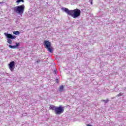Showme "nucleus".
I'll return each mask as SVG.
<instances>
[{"mask_svg": "<svg viewBox=\"0 0 126 126\" xmlns=\"http://www.w3.org/2000/svg\"><path fill=\"white\" fill-rule=\"evenodd\" d=\"M5 36H6V38H8L7 39V42L8 43V44H12V40H14V39H16V36L14 35H12V34L10 33H7L6 32L4 33ZM12 39V40H11Z\"/></svg>", "mask_w": 126, "mask_h": 126, "instance_id": "nucleus-5", "label": "nucleus"}, {"mask_svg": "<svg viewBox=\"0 0 126 126\" xmlns=\"http://www.w3.org/2000/svg\"><path fill=\"white\" fill-rule=\"evenodd\" d=\"M55 81H56V83H59V79H55Z\"/></svg>", "mask_w": 126, "mask_h": 126, "instance_id": "nucleus-15", "label": "nucleus"}, {"mask_svg": "<svg viewBox=\"0 0 126 126\" xmlns=\"http://www.w3.org/2000/svg\"><path fill=\"white\" fill-rule=\"evenodd\" d=\"M63 88H64V87L63 85L61 86L59 88V92H63Z\"/></svg>", "mask_w": 126, "mask_h": 126, "instance_id": "nucleus-7", "label": "nucleus"}, {"mask_svg": "<svg viewBox=\"0 0 126 126\" xmlns=\"http://www.w3.org/2000/svg\"><path fill=\"white\" fill-rule=\"evenodd\" d=\"M25 8V5L24 4H22L19 6H16L14 8V10L15 12L19 13V14H21L22 15L23 14V12H24V9Z\"/></svg>", "mask_w": 126, "mask_h": 126, "instance_id": "nucleus-3", "label": "nucleus"}, {"mask_svg": "<svg viewBox=\"0 0 126 126\" xmlns=\"http://www.w3.org/2000/svg\"><path fill=\"white\" fill-rule=\"evenodd\" d=\"M8 65L10 70H11V71H13L14 70V66H15V62H11Z\"/></svg>", "mask_w": 126, "mask_h": 126, "instance_id": "nucleus-6", "label": "nucleus"}, {"mask_svg": "<svg viewBox=\"0 0 126 126\" xmlns=\"http://www.w3.org/2000/svg\"><path fill=\"white\" fill-rule=\"evenodd\" d=\"M50 110H53L55 111L56 115H61V114H63V113L64 110L63 109V107H62V106H60L59 107H56L55 105H50L49 107Z\"/></svg>", "mask_w": 126, "mask_h": 126, "instance_id": "nucleus-2", "label": "nucleus"}, {"mask_svg": "<svg viewBox=\"0 0 126 126\" xmlns=\"http://www.w3.org/2000/svg\"><path fill=\"white\" fill-rule=\"evenodd\" d=\"M89 1L91 2V4H93L92 1H93V0H89Z\"/></svg>", "mask_w": 126, "mask_h": 126, "instance_id": "nucleus-16", "label": "nucleus"}, {"mask_svg": "<svg viewBox=\"0 0 126 126\" xmlns=\"http://www.w3.org/2000/svg\"><path fill=\"white\" fill-rule=\"evenodd\" d=\"M61 10L66 12L68 15L71 16L73 18H77V17H79L81 14V11L78 8L74 10H69L67 8L62 7L61 8Z\"/></svg>", "mask_w": 126, "mask_h": 126, "instance_id": "nucleus-1", "label": "nucleus"}, {"mask_svg": "<svg viewBox=\"0 0 126 126\" xmlns=\"http://www.w3.org/2000/svg\"><path fill=\"white\" fill-rule=\"evenodd\" d=\"M121 96H123V93H120L119 94H117V97H121Z\"/></svg>", "mask_w": 126, "mask_h": 126, "instance_id": "nucleus-13", "label": "nucleus"}, {"mask_svg": "<svg viewBox=\"0 0 126 126\" xmlns=\"http://www.w3.org/2000/svg\"><path fill=\"white\" fill-rule=\"evenodd\" d=\"M0 3H2V2H0Z\"/></svg>", "mask_w": 126, "mask_h": 126, "instance_id": "nucleus-18", "label": "nucleus"}, {"mask_svg": "<svg viewBox=\"0 0 126 126\" xmlns=\"http://www.w3.org/2000/svg\"><path fill=\"white\" fill-rule=\"evenodd\" d=\"M44 48L49 52V53H53L54 49L51 44V42L48 40H45L44 42Z\"/></svg>", "mask_w": 126, "mask_h": 126, "instance_id": "nucleus-4", "label": "nucleus"}, {"mask_svg": "<svg viewBox=\"0 0 126 126\" xmlns=\"http://www.w3.org/2000/svg\"><path fill=\"white\" fill-rule=\"evenodd\" d=\"M9 48H10L11 49H15V46L9 45Z\"/></svg>", "mask_w": 126, "mask_h": 126, "instance_id": "nucleus-12", "label": "nucleus"}, {"mask_svg": "<svg viewBox=\"0 0 126 126\" xmlns=\"http://www.w3.org/2000/svg\"><path fill=\"white\" fill-rule=\"evenodd\" d=\"M16 45L14 46L15 47V49L17 47H19V46H20V43H15Z\"/></svg>", "mask_w": 126, "mask_h": 126, "instance_id": "nucleus-10", "label": "nucleus"}, {"mask_svg": "<svg viewBox=\"0 0 126 126\" xmlns=\"http://www.w3.org/2000/svg\"><path fill=\"white\" fill-rule=\"evenodd\" d=\"M53 73L54 74H57V70H54V71H53Z\"/></svg>", "mask_w": 126, "mask_h": 126, "instance_id": "nucleus-14", "label": "nucleus"}, {"mask_svg": "<svg viewBox=\"0 0 126 126\" xmlns=\"http://www.w3.org/2000/svg\"><path fill=\"white\" fill-rule=\"evenodd\" d=\"M13 34L15 35H19V34H20V32H19V31L13 32Z\"/></svg>", "mask_w": 126, "mask_h": 126, "instance_id": "nucleus-9", "label": "nucleus"}, {"mask_svg": "<svg viewBox=\"0 0 126 126\" xmlns=\"http://www.w3.org/2000/svg\"><path fill=\"white\" fill-rule=\"evenodd\" d=\"M87 126H91V125H90L89 124H88V125H87Z\"/></svg>", "mask_w": 126, "mask_h": 126, "instance_id": "nucleus-17", "label": "nucleus"}, {"mask_svg": "<svg viewBox=\"0 0 126 126\" xmlns=\"http://www.w3.org/2000/svg\"><path fill=\"white\" fill-rule=\"evenodd\" d=\"M109 99L107 98L106 100L104 99H102L101 100V102H104V103H105V104H107V103H108V102H109Z\"/></svg>", "mask_w": 126, "mask_h": 126, "instance_id": "nucleus-8", "label": "nucleus"}, {"mask_svg": "<svg viewBox=\"0 0 126 126\" xmlns=\"http://www.w3.org/2000/svg\"><path fill=\"white\" fill-rule=\"evenodd\" d=\"M24 2V0H17L16 1V2H17V3H19V2Z\"/></svg>", "mask_w": 126, "mask_h": 126, "instance_id": "nucleus-11", "label": "nucleus"}]
</instances>
